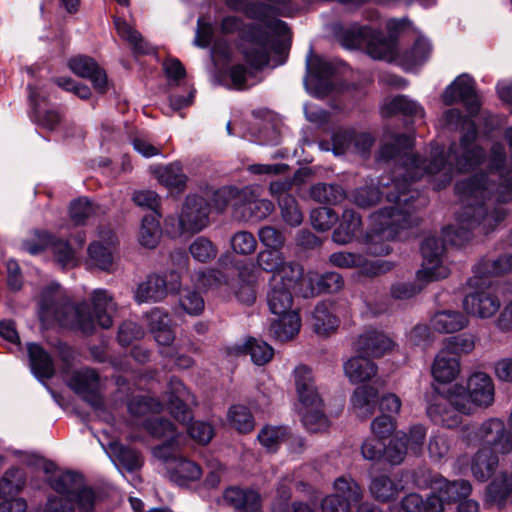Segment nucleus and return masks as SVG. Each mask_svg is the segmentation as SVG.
I'll return each instance as SVG.
<instances>
[{"label": "nucleus", "instance_id": "nucleus-58", "mask_svg": "<svg viewBox=\"0 0 512 512\" xmlns=\"http://www.w3.org/2000/svg\"><path fill=\"white\" fill-rule=\"evenodd\" d=\"M25 485L24 474L20 469L8 470L0 480V497L18 493Z\"/></svg>", "mask_w": 512, "mask_h": 512}, {"label": "nucleus", "instance_id": "nucleus-37", "mask_svg": "<svg viewBox=\"0 0 512 512\" xmlns=\"http://www.w3.org/2000/svg\"><path fill=\"white\" fill-rule=\"evenodd\" d=\"M279 317L270 326V333L279 341L293 339L300 331L301 319L296 311L277 314Z\"/></svg>", "mask_w": 512, "mask_h": 512}, {"label": "nucleus", "instance_id": "nucleus-18", "mask_svg": "<svg viewBox=\"0 0 512 512\" xmlns=\"http://www.w3.org/2000/svg\"><path fill=\"white\" fill-rule=\"evenodd\" d=\"M329 263L343 269L360 267L362 272L368 276L385 274L394 267V263L391 261L382 259L367 261L362 255L348 251L332 253L329 256Z\"/></svg>", "mask_w": 512, "mask_h": 512}, {"label": "nucleus", "instance_id": "nucleus-49", "mask_svg": "<svg viewBox=\"0 0 512 512\" xmlns=\"http://www.w3.org/2000/svg\"><path fill=\"white\" fill-rule=\"evenodd\" d=\"M159 218L155 215L143 217L138 236L142 246L152 249L158 245L162 235Z\"/></svg>", "mask_w": 512, "mask_h": 512}, {"label": "nucleus", "instance_id": "nucleus-3", "mask_svg": "<svg viewBox=\"0 0 512 512\" xmlns=\"http://www.w3.org/2000/svg\"><path fill=\"white\" fill-rule=\"evenodd\" d=\"M483 177H468L456 183L455 191L463 209L458 226H449L442 232L443 241L453 246H463L473 235V230L484 234L493 232L507 217L505 206L491 202V188Z\"/></svg>", "mask_w": 512, "mask_h": 512}, {"label": "nucleus", "instance_id": "nucleus-61", "mask_svg": "<svg viewBox=\"0 0 512 512\" xmlns=\"http://www.w3.org/2000/svg\"><path fill=\"white\" fill-rule=\"evenodd\" d=\"M286 436L287 431L285 428L266 426L259 432L258 440L268 451H276Z\"/></svg>", "mask_w": 512, "mask_h": 512}, {"label": "nucleus", "instance_id": "nucleus-50", "mask_svg": "<svg viewBox=\"0 0 512 512\" xmlns=\"http://www.w3.org/2000/svg\"><path fill=\"white\" fill-rule=\"evenodd\" d=\"M369 490L371 495L381 502L395 499L400 491L398 485L386 475L374 477L370 482Z\"/></svg>", "mask_w": 512, "mask_h": 512}, {"label": "nucleus", "instance_id": "nucleus-15", "mask_svg": "<svg viewBox=\"0 0 512 512\" xmlns=\"http://www.w3.org/2000/svg\"><path fill=\"white\" fill-rule=\"evenodd\" d=\"M209 204L199 196H188L178 217L180 233H198L209 223Z\"/></svg>", "mask_w": 512, "mask_h": 512}, {"label": "nucleus", "instance_id": "nucleus-52", "mask_svg": "<svg viewBox=\"0 0 512 512\" xmlns=\"http://www.w3.org/2000/svg\"><path fill=\"white\" fill-rule=\"evenodd\" d=\"M29 98L31 101V104L34 107L35 116L38 121V123L49 129L54 130L57 125L60 123L61 115L58 111L55 110H46L45 112H41L39 109L40 105V92L32 87L29 86Z\"/></svg>", "mask_w": 512, "mask_h": 512}, {"label": "nucleus", "instance_id": "nucleus-34", "mask_svg": "<svg viewBox=\"0 0 512 512\" xmlns=\"http://www.w3.org/2000/svg\"><path fill=\"white\" fill-rule=\"evenodd\" d=\"M508 500L512 504V471L501 473L486 488V501L489 504L502 507Z\"/></svg>", "mask_w": 512, "mask_h": 512}, {"label": "nucleus", "instance_id": "nucleus-9", "mask_svg": "<svg viewBox=\"0 0 512 512\" xmlns=\"http://www.w3.org/2000/svg\"><path fill=\"white\" fill-rule=\"evenodd\" d=\"M464 435L471 443L478 441L499 454L512 451V434L507 431L505 423L498 418H491L480 425L465 428Z\"/></svg>", "mask_w": 512, "mask_h": 512}, {"label": "nucleus", "instance_id": "nucleus-5", "mask_svg": "<svg viewBox=\"0 0 512 512\" xmlns=\"http://www.w3.org/2000/svg\"><path fill=\"white\" fill-rule=\"evenodd\" d=\"M293 376L300 403L299 412L304 426L311 432L325 429L327 418L324 414V403L315 384L311 368L306 365H298L293 371Z\"/></svg>", "mask_w": 512, "mask_h": 512}, {"label": "nucleus", "instance_id": "nucleus-28", "mask_svg": "<svg viewBox=\"0 0 512 512\" xmlns=\"http://www.w3.org/2000/svg\"><path fill=\"white\" fill-rule=\"evenodd\" d=\"M70 69L78 76L89 79L99 93L107 90V77L94 59L87 56H77L69 61Z\"/></svg>", "mask_w": 512, "mask_h": 512}, {"label": "nucleus", "instance_id": "nucleus-35", "mask_svg": "<svg viewBox=\"0 0 512 512\" xmlns=\"http://www.w3.org/2000/svg\"><path fill=\"white\" fill-rule=\"evenodd\" d=\"M367 357L368 356L362 354L360 356L351 357L344 363V373L351 383H362L376 375L377 366Z\"/></svg>", "mask_w": 512, "mask_h": 512}, {"label": "nucleus", "instance_id": "nucleus-27", "mask_svg": "<svg viewBox=\"0 0 512 512\" xmlns=\"http://www.w3.org/2000/svg\"><path fill=\"white\" fill-rule=\"evenodd\" d=\"M427 414L435 424L447 428L458 426L462 421V415H465L451 402L449 398V388L446 391L445 399L433 402L427 408Z\"/></svg>", "mask_w": 512, "mask_h": 512}, {"label": "nucleus", "instance_id": "nucleus-64", "mask_svg": "<svg viewBox=\"0 0 512 512\" xmlns=\"http://www.w3.org/2000/svg\"><path fill=\"white\" fill-rule=\"evenodd\" d=\"M192 257L199 262H208L217 255L214 244L204 237H198L189 247Z\"/></svg>", "mask_w": 512, "mask_h": 512}, {"label": "nucleus", "instance_id": "nucleus-43", "mask_svg": "<svg viewBox=\"0 0 512 512\" xmlns=\"http://www.w3.org/2000/svg\"><path fill=\"white\" fill-rule=\"evenodd\" d=\"M69 386L85 398L94 396L99 388L98 374L88 368L75 371L69 380Z\"/></svg>", "mask_w": 512, "mask_h": 512}, {"label": "nucleus", "instance_id": "nucleus-62", "mask_svg": "<svg viewBox=\"0 0 512 512\" xmlns=\"http://www.w3.org/2000/svg\"><path fill=\"white\" fill-rule=\"evenodd\" d=\"M95 205L87 198H79L70 205V217L75 225H83L96 213Z\"/></svg>", "mask_w": 512, "mask_h": 512}, {"label": "nucleus", "instance_id": "nucleus-51", "mask_svg": "<svg viewBox=\"0 0 512 512\" xmlns=\"http://www.w3.org/2000/svg\"><path fill=\"white\" fill-rule=\"evenodd\" d=\"M343 189L335 184L318 183L310 188V197L321 204L335 205L344 199Z\"/></svg>", "mask_w": 512, "mask_h": 512}, {"label": "nucleus", "instance_id": "nucleus-21", "mask_svg": "<svg viewBox=\"0 0 512 512\" xmlns=\"http://www.w3.org/2000/svg\"><path fill=\"white\" fill-rule=\"evenodd\" d=\"M446 105L462 102L471 114L478 111L479 101L475 92L474 81L463 74L457 77L444 91L442 96Z\"/></svg>", "mask_w": 512, "mask_h": 512}, {"label": "nucleus", "instance_id": "nucleus-39", "mask_svg": "<svg viewBox=\"0 0 512 512\" xmlns=\"http://www.w3.org/2000/svg\"><path fill=\"white\" fill-rule=\"evenodd\" d=\"M278 45L269 37L253 41L244 50V56L249 64L255 68H262L269 62L271 51H277Z\"/></svg>", "mask_w": 512, "mask_h": 512}, {"label": "nucleus", "instance_id": "nucleus-10", "mask_svg": "<svg viewBox=\"0 0 512 512\" xmlns=\"http://www.w3.org/2000/svg\"><path fill=\"white\" fill-rule=\"evenodd\" d=\"M445 245L441 238L428 236L421 245L423 262L417 272V281L428 284L448 277L450 269L444 260Z\"/></svg>", "mask_w": 512, "mask_h": 512}, {"label": "nucleus", "instance_id": "nucleus-45", "mask_svg": "<svg viewBox=\"0 0 512 512\" xmlns=\"http://www.w3.org/2000/svg\"><path fill=\"white\" fill-rule=\"evenodd\" d=\"M338 319L328 303L318 304L312 314V326L318 335H328L338 327Z\"/></svg>", "mask_w": 512, "mask_h": 512}, {"label": "nucleus", "instance_id": "nucleus-53", "mask_svg": "<svg viewBox=\"0 0 512 512\" xmlns=\"http://www.w3.org/2000/svg\"><path fill=\"white\" fill-rule=\"evenodd\" d=\"M158 181L169 188L182 189L185 186L187 177L183 173L182 166L179 163L160 167L156 171Z\"/></svg>", "mask_w": 512, "mask_h": 512}, {"label": "nucleus", "instance_id": "nucleus-59", "mask_svg": "<svg viewBox=\"0 0 512 512\" xmlns=\"http://www.w3.org/2000/svg\"><path fill=\"white\" fill-rule=\"evenodd\" d=\"M232 250L238 255H251L256 251L257 241L254 235L245 230L233 234L230 239Z\"/></svg>", "mask_w": 512, "mask_h": 512}, {"label": "nucleus", "instance_id": "nucleus-41", "mask_svg": "<svg viewBox=\"0 0 512 512\" xmlns=\"http://www.w3.org/2000/svg\"><path fill=\"white\" fill-rule=\"evenodd\" d=\"M109 449L110 457L119 469L122 468L132 472L139 469L143 464L142 458L137 451L121 443L111 442Z\"/></svg>", "mask_w": 512, "mask_h": 512}, {"label": "nucleus", "instance_id": "nucleus-30", "mask_svg": "<svg viewBox=\"0 0 512 512\" xmlns=\"http://www.w3.org/2000/svg\"><path fill=\"white\" fill-rule=\"evenodd\" d=\"M498 465L497 454L487 447H481L472 457L470 469L477 481L486 482L494 475Z\"/></svg>", "mask_w": 512, "mask_h": 512}, {"label": "nucleus", "instance_id": "nucleus-20", "mask_svg": "<svg viewBox=\"0 0 512 512\" xmlns=\"http://www.w3.org/2000/svg\"><path fill=\"white\" fill-rule=\"evenodd\" d=\"M417 485L429 487L431 491L438 492L446 503L460 501L468 497L472 491V486L468 480L449 481L439 474L430 472L423 482L418 479Z\"/></svg>", "mask_w": 512, "mask_h": 512}, {"label": "nucleus", "instance_id": "nucleus-48", "mask_svg": "<svg viewBox=\"0 0 512 512\" xmlns=\"http://www.w3.org/2000/svg\"><path fill=\"white\" fill-rule=\"evenodd\" d=\"M385 115L401 113L403 115L415 116L423 118L424 110L415 101L408 99L406 96L399 95L384 103L382 107Z\"/></svg>", "mask_w": 512, "mask_h": 512}, {"label": "nucleus", "instance_id": "nucleus-14", "mask_svg": "<svg viewBox=\"0 0 512 512\" xmlns=\"http://www.w3.org/2000/svg\"><path fill=\"white\" fill-rule=\"evenodd\" d=\"M307 76L304 84L307 91L318 98L328 95L334 88L331 80L333 66L319 56H313L310 50L306 60Z\"/></svg>", "mask_w": 512, "mask_h": 512}, {"label": "nucleus", "instance_id": "nucleus-12", "mask_svg": "<svg viewBox=\"0 0 512 512\" xmlns=\"http://www.w3.org/2000/svg\"><path fill=\"white\" fill-rule=\"evenodd\" d=\"M348 34L354 45L365 46L374 59H391L395 52V41L368 26H353Z\"/></svg>", "mask_w": 512, "mask_h": 512}, {"label": "nucleus", "instance_id": "nucleus-42", "mask_svg": "<svg viewBox=\"0 0 512 512\" xmlns=\"http://www.w3.org/2000/svg\"><path fill=\"white\" fill-rule=\"evenodd\" d=\"M171 480L178 485H185L188 482L200 479L202 475L201 467L191 460L180 457L169 466Z\"/></svg>", "mask_w": 512, "mask_h": 512}, {"label": "nucleus", "instance_id": "nucleus-55", "mask_svg": "<svg viewBox=\"0 0 512 512\" xmlns=\"http://www.w3.org/2000/svg\"><path fill=\"white\" fill-rule=\"evenodd\" d=\"M230 425L240 433H248L254 428V419L249 409L243 405H234L228 411Z\"/></svg>", "mask_w": 512, "mask_h": 512}, {"label": "nucleus", "instance_id": "nucleus-4", "mask_svg": "<svg viewBox=\"0 0 512 512\" xmlns=\"http://www.w3.org/2000/svg\"><path fill=\"white\" fill-rule=\"evenodd\" d=\"M92 311L86 303L71 304L58 284L46 287L39 299V317L42 322L55 320L62 326L76 328L92 334L96 324L108 329L113 324L117 305L113 296L104 289L94 290L91 295Z\"/></svg>", "mask_w": 512, "mask_h": 512}, {"label": "nucleus", "instance_id": "nucleus-31", "mask_svg": "<svg viewBox=\"0 0 512 512\" xmlns=\"http://www.w3.org/2000/svg\"><path fill=\"white\" fill-rule=\"evenodd\" d=\"M507 272L512 273V255H503L496 259H483L474 266L470 284L479 287L483 284V276H500Z\"/></svg>", "mask_w": 512, "mask_h": 512}, {"label": "nucleus", "instance_id": "nucleus-6", "mask_svg": "<svg viewBox=\"0 0 512 512\" xmlns=\"http://www.w3.org/2000/svg\"><path fill=\"white\" fill-rule=\"evenodd\" d=\"M52 488L62 496L50 497L44 512H75L74 500L82 512H91L95 494L89 488H82L81 477L73 472L58 475L52 480Z\"/></svg>", "mask_w": 512, "mask_h": 512}, {"label": "nucleus", "instance_id": "nucleus-7", "mask_svg": "<svg viewBox=\"0 0 512 512\" xmlns=\"http://www.w3.org/2000/svg\"><path fill=\"white\" fill-rule=\"evenodd\" d=\"M449 398L460 411L470 415L475 407L487 408L494 403V381L485 372H473L467 378L465 386L457 383L449 387Z\"/></svg>", "mask_w": 512, "mask_h": 512}, {"label": "nucleus", "instance_id": "nucleus-44", "mask_svg": "<svg viewBox=\"0 0 512 512\" xmlns=\"http://www.w3.org/2000/svg\"><path fill=\"white\" fill-rule=\"evenodd\" d=\"M235 354H250L251 360L256 365L268 363L274 354L273 348L264 341L251 338L242 345L233 348Z\"/></svg>", "mask_w": 512, "mask_h": 512}, {"label": "nucleus", "instance_id": "nucleus-40", "mask_svg": "<svg viewBox=\"0 0 512 512\" xmlns=\"http://www.w3.org/2000/svg\"><path fill=\"white\" fill-rule=\"evenodd\" d=\"M468 325V319L459 311L443 310L431 318V326L440 333H454Z\"/></svg>", "mask_w": 512, "mask_h": 512}, {"label": "nucleus", "instance_id": "nucleus-2", "mask_svg": "<svg viewBox=\"0 0 512 512\" xmlns=\"http://www.w3.org/2000/svg\"><path fill=\"white\" fill-rule=\"evenodd\" d=\"M442 119L446 126L457 128L464 124L467 125V130L462 135L460 143H452L447 155L443 147L439 145H432L429 158L423 160L410 152L413 145L405 151L411 169H415L411 177L432 176L434 188L437 190L451 182L455 170L459 172L472 170L482 164L486 158L485 150L476 144L478 135L476 125L466 119L459 109L447 110ZM409 137L413 140L411 136ZM406 171L410 173V168L407 167Z\"/></svg>", "mask_w": 512, "mask_h": 512}, {"label": "nucleus", "instance_id": "nucleus-60", "mask_svg": "<svg viewBox=\"0 0 512 512\" xmlns=\"http://www.w3.org/2000/svg\"><path fill=\"white\" fill-rule=\"evenodd\" d=\"M162 406L159 401L146 395H137L128 403V411L134 416H144L148 413L159 412Z\"/></svg>", "mask_w": 512, "mask_h": 512}, {"label": "nucleus", "instance_id": "nucleus-33", "mask_svg": "<svg viewBox=\"0 0 512 512\" xmlns=\"http://www.w3.org/2000/svg\"><path fill=\"white\" fill-rule=\"evenodd\" d=\"M27 352L33 374L40 379H49L55 373L54 362L50 354L37 343H28Z\"/></svg>", "mask_w": 512, "mask_h": 512}, {"label": "nucleus", "instance_id": "nucleus-47", "mask_svg": "<svg viewBox=\"0 0 512 512\" xmlns=\"http://www.w3.org/2000/svg\"><path fill=\"white\" fill-rule=\"evenodd\" d=\"M377 399V390L370 386H362L354 391L352 396V405L358 416L367 418L375 410Z\"/></svg>", "mask_w": 512, "mask_h": 512}, {"label": "nucleus", "instance_id": "nucleus-26", "mask_svg": "<svg viewBox=\"0 0 512 512\" xmlns=\"http://www.w3.org/2000/svg\"><path fill=\"white\" fill-rule=\"evenodd\" d=\"M169 409L171 414L180 423H185L192 418L188 403L193 402V396L183 383L177 378H171L168 386Z\"/></svg>", "mask_w": 512, "mask_h": 512}, {"label": "nucleus", "instance_id": "nucleus-54", "mask_svg": "<svg viewBox=\"0 0 512 512\" xmlns=\"http://www.w3.org/2000/svg\"><path fill=\"white\" fill-rule=\"evenodd\" d=\"M279 209L282 220L291 227H298L303 222V212L294 196H284L279 199Z\"/></svg>", "mask_w": 512, "mask_h": 512}, {"label": "nucleus", "instance_id": "nucleus-32", "mask_svg": "<svg viewBox=\"0 0 512 512\" xmlns=\"http://www.w3.org/2000/svg\"><path fill=\"white\" fill-rule=\"evenodd\" d=\"M360 216L352 209H345L339 220V225L332 233V240L339 245H346L356 239L361 230Z\"/></svg>", "mask_w": 512, "mask_h": 512}, {"label": "nucleus", "instance_id": "nucleus-56", "mask_svg": "<svg viewBox=\"0 0 512 512\" xmlns=\"http://www.w3.org/2000/svg\"><path fill=\"white\" fill-rule=\"evenodd\" d=\"M233 209L241 217V211H247L256 198L261 196V188L257 185L246 186L242 189L234 187Z\"/></svg>", "mask_w": 512, "mask_h": 512}, {"label": "nucleus", "instance_id": "nucleus-13", "mask_svg": "<svg viewBox=\"0 0 512 512\" xmlns=\"http://www.w3.org/2000/svg\"><path fill=\"white\" fill-rule=\"evenodd\" d=\"M180 284V276L174 271L165 277L151 274L137 286L134 293L135 301L139 304L161 301L168 292L178 291Z\"/></svg>", "mask_w": 512, "mask_h": 512}, {"label": "nucleus", "instance_id": "nucleus-8", "mask_svg": "<svg viewBox=\"0 0 512 512\" xmlns=\"http://www.w3.org/2000/svg\"><path fill=\"white\" fill-rule=\"evenodd\" d=\"M490 175L479 173L473 177H483L486 185L491 188V202L504 206L512 201V168L506 164L505 147L494 143L490 149Z\"/></svg>", "mask_w": 512, "mask_h": 512}, {"label": "nucleus", "instance_id": "nucleus-29", "mask_svg": "<svg viewBox=\"0 0 512 512\" xmlns=\"http://www.w3.org/2000/svg\"><path fill=\"white\" fill-rule=\"evenodd\" d=\"M460 371V359L443 348L435 356L431 367L432 376L439 383L454 381L459 376Z\"/></svg>", "mask_w": 512, "mask_h": 512}, {"label": "nucleus", "instance_id": "nucleus-63", "mask_svg": "<svg viewBox=\"0 0 512 512\" xmlns=\"http://www.w3.org/2000/svg\"><path fill=\"white\" fill-rule=\"evenodd\" d=\"M146 429L157 438H165L166 440L181 438L176 432L175 426L167 419L155 418L148 420L146 422Z\"/></svg>", "mask_w": 512, "mask_h": 512}, {"label": "nucleus", "instance_id": "nucleus-11", "mask_svg": "<svg viewBox=\"0 0 512 512\" xmlns=\"http://www.w3.org/2000/svg\"><path fill=\"white\" fill-rule=\"evenodd\" d=\"M496 276H483V284L479 287L470 284L473 275L468 279V286L474 289V292L466 295L463 300V307L468 314L485 319L492 317L498 312L501 306L500 299L490 290L492 285L491 279Z\"/></svg>", "mask_w": 512, "mask_h": 512}, {"label": "nucleus", "instance_id": "nucleus-25", "mask_svg": "<svg viewBox=\"0 0 512 512\" xmlns=\"http://www.w3.org/2000/svg\"><path fill=\"white\" fill-rule=\"evenodd\" d=\"M39 240L40 244H26V249L30 254H37L45 248H51L56 261L63 267L74 264L75 254L68 242L56 239L47 232H43Z\"/></svg>", "mask_w": 512, "mask_h": 512}, {"label": "nucleus", "instance_id": "nucleus-23", "mask_svg": "<svg viewBox=\"0 0 512 512\" xmlns=\"http://www.w3.org/2000/svg\"><path fill=\"white\" fill-rule=\"evenodd\" d=\"M394 345V341L384 332L368 329L358 336L354 349L365 356L381 357L391 351Z\"/></svg>", "mask_w": 512, "mask_h": 512}, {"label": "nucleus", "instance_id": "nucleus-17", "mask_svg": "<svg viewBox=\"0 0 512 512\" xmlns=\"http://www.w3.org/2000/svg\"><path fill=\"white\" fill-rule=\"evenodd\" d=\"M257 267L264 272L271 273V277L282 279L303 276V268L294 261H288L281 250L264 249L256 257Z\"/></svg>", "mask_w": 512, "mask_h": 512}, {"label": "nucleus", "instance_id": "nucleus-46", "mask_svg": "<svg viewBox=\"0 0 512 512\" xmlns=\"http://www.w3.org/2000/svg\"><path fill=\"white\" fill-rule=\"evenodd\" d=\"M114 24L118 35L129 43L134 54L140 55L152 52V47L143 39L140 32L125 20L116 18Z\"/></svg>", "mask_w": 512, "mask_h": 512}, {"label": "nucleus", "instance_id": "nucleus-22", "mask_svg": "<svg viewBox=\"0 0 512 512\" xmlns=\"http://www.w3.org/2000/svg\"><path fill=\"white\" fill-rule=\"evenodd\" d=\"M343 285L342 276L336 272L319 274L310 271L306 275L303 274L298 291L303 297L307 298L322 292H338Z\"/></svg>", "mask_w": 512, "mask_h": 512}, {"label": "nucleus", "instance_id": "nucleus-1", "mask_svg": "<svg viewBox=\"0 0 512 512\" xmlns=\"http://www.w3.org/2000/svg\"><path fill=\"white\" fill-rule=\"evenodd\" d=\"M412 146V139L409 135L401 134L393 139V142L384 144L378 154V160L388 161L397 159L400 163L394 172V177H381L379 186H364L355 190L353 200L359 207H370L378 202L380 195H385L387 201L393 206L381 209L371 216V228L366 233L364 242L367 252L373 256H383L391 252L387 243L395 239L401 229L411 227L416 223L412 216L415 210L413 202L418 193L409 189L410 184L422 177L412 178L411 174L415 169L411 168L407 153Z\"/></svg>", "mask_w": 512, "mask_h": 512}, {"label": "nucleus", "instance_id": "nucleus-24", "mask_svg": "<svg viewBox=\"0 0 512 512\" xmlns=\"http://www.w3.org/2000/svg\"><path fill=\"white\" fill-rule=\"evenodd\" d=\"M99 238L100 240L94 241L89 245V259L92 264L101 270L111 272L114 268L116 237L110 230H107L100 232Z\"/></svg>", "mask_w": 512, "mask_h": 512}, {"label": "nucleus", "instance_id": "nucleus-36", "mask_svg": "<svg viewBox=\"0 0 512 512\" xmlns=\"http://www.w3.org/2000/svg\"><path fill=\"white\" fill-rule=\"evenodd\" d=\"M224 501L236 512H255L260 507V495L257 492L235 487L225 491Z\"/></svg>", "mask_w": 512, "mask_h": 512}, {"label": "nucleus", "instance_id": "nucleus-16", "mask_svg": "<svg viewBox=\"0 0 512 512\" xmlns=\"http://www.w3.org/2000/svg\"><path fill=\"white\" fill-rule=\"evenodd\" d=\"M336 493L327 496L321 503L323 512H350L351 504L357 503L362 498V489L353 480L339 477L334 482Z\"/></svg>", "mask_w": 512, "mask_h": 512}, {"label": "nucleus", "instance_id": "nucleus-57", "mask_svg": "<svg viewBox=\"0 0 512 512\" xmlns=\"http://www.w3.org/2000/svg\"><path fill=\"white\" fill-rule=\"evenodd\" d=\"M475 347V340L472 335L460 334L449 337L444 341L443 349L453 356L460 357L470 353Z\"/></svg>", "mask_w": 512, "mask_h": 512}, {"label": "nucleus", "instance_id": "nucleus-19", "mask_svg": "<svg viewBox=\"0 0 512 512\" xmlns=\"http://www.w3.org/2000/svg\"><path fill=\"white\" fill-rule=\"evenodd\" d=\"M301 278L302 277H294L291 279L290 277L282 279L278 276L270 277L267 303L271 313L277 315L292 311V289L295 288L296 285L300 286Z\"/></svg>", "mask_w": 512, "mask_h": 512}, {"label": "nucleus", "instance_id": "nucleus-38", "mask_svg": "<svg viewBox=\"0 0 512 512\" xmlns=\"http://www.w3.org/2000/svg\"><path fill=\"white\" fill-rule=\"evenodd\" d=\"M256 276L252 268L244 267L232 285L237 300L243 304L251 305L256 300Z\"/></svg>", "mask_w": 512, "mask_h": 512}]
</instances>
